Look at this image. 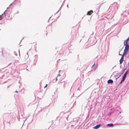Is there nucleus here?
Here are the masks:
<instances>
[{
  "label": "nucleus",
  "mask_w": 129,
  "mask_h": 129,
  "mask_svg": "<svg viewBox=\"0 0 129 129\" xmlns=\"http://www.w3.org/2000/svg\"><path fill=\"white\" fill-rule=\"evenodd\" d=\"M124 45H125L126 46L123 54L125 55V54L127 53L128 50H129V45H128V44H125L124 43Z\"/></svg>",
  "instance_id": "1"
},
{
  "label": "nucleus",
  "mask_w": 129,
  "mask_h": 129,
  "mask_svg": "<svg viewBox=\"0 0 129 129\" xmlns=\"http://www.w3.org/2000/svg\"><path fill=\"white\" fill-rule=\"evenodd\" d=\"M7 12L8 11L6 10L4 12L3 14L0 15V20L2 19L5 16V14H7Z\"/></svg>",
  "instance_id": "2"
},
{
  "label": "nucleus",
  "mask_w": 129,
  "mask_h": 129,
  "mask_svg": "<svg viewBox=\"0 0 129 129\" xmlns=\"http://www.w3.org/2000/svg\"><path fill=\"white\" fill-rule=\"evenodd\" d=\"M119 55H122L121 54H120L119 52ZM124 54H123L122 55V56L121 58L120 59V61H119L120 63V64H121L123 62V57H124Z\"/></svg>",
  "instance_id": "3"
},
{
  "label": "nucleus",
  "mask_w": 129,
  "mask_h": 129,
  "mask_svg": "<svg viewBox=\"0 0 129 129\" xmlns=\"http://www.w3.org/2000/svg\"><path fill=\"white\" fill-rule=\"evenodd\" d=\"M93 13V11L92 10H91L89 11L87 13V15H91Z\"/></svg>",
  "instance_id": "4"
},
{
  "label": "nucleus",
  "mask_w": 129,
  "mask_h": 129,
  "mask_svg": "<svg viewBox=\"0 0 129 129\" xmlns=\"http://www.w3.org/2000/svg\"><path fill=\"white\" fill-rule=\"evenodd\" d=\"M128 72V71H127L124 73V75L122 78V79H123V80H124L125 79V78L126 77V75H127V73Z\"/></svg>",
  "instance_id": "5"
},
{
  "label": "nucleus",
  "mask_w": 129,
  "mask_h": 129,
  "mask_svg": "<svg viewBox=\"0 0 129 129\" xmlns=\"http://www.w3.org/2000/svg\"><path fill=\"white\" fill-rule=\"evenodd\" d=\"M100 124H98L94 126L93 128L95 129H97L99 128L100 126Z\"/></svg>",
  "instance_id": "6"
},
{
  "label": "nucleus",
  "mask_w": 129,
  "mask_h": 129,
  "mask_svg": "<svg viewBox=\"0 0 129 129\" xmlns=\"http://www.w3.org/2000/svg\"><path fill=\"white\" fill-rule=\"evenodd\" d=\"M113 82V81L111 79H109L108 81V83H112Z\"/></svg>",
  "instance_id": "7"
},
{
  "label": "nucleus",
  "mask_w": 129,
  "mask_h": 129,
  "mask_svg": "<svg viewBox=\"0 0 129 129\" xmlns=\"http://www.w3.org/2000/svg\"><path fill=\"white\" fill-rule=\"evenodd\" d=\"M107 126H109L113 127V124L112 123L108 124L107 125Z\"/></svg>",
  "instance_id": "8"
},
{
  "label": "nucleus",
  "mask_w": 129,
  "mask_h": 129,
  "mask_svg": "<svg viewBox=\"0 0 129 129\" xmlns=\"http://www.w3.org/2000/svg\"><path fill=\"white\" fill-rule=\"evenodd\" d=\"M129 40V38H128L124 42V43H125V42L126 43H125V44H127V42L128 41V40Z\"/></svg>",
  "instance_id": "9"
},
{
  "label": "nucleus",
  "mask_w": 129,
  "mask_h": 129,
  "mask_svg": "<svg viewBox=\"0 0 129 129\" xmlns=\"http://www.w3.org/2000/svg\"><path fill=\"white\" fill-rule=\"evenodd\" d=\"M124 80H123V79L122 78V80H121V82H120V83L121 84L122 82L124 81Z\"/></svg>",
  "instance_id": "10"
},
{
  "label": "nucleus",
  "mask_w": 129,
  "mask_h": 129,
  "mask_svg": "<svg viewBox=\"0 0 129 129\" xmlns=\"http://www.w3.org/2000/svg\"><path fill=\"white\" fill-rule=\"evenodd\" d=\"M47 84H46V85L44 87V88H46L47 87Z\"/></svg>",
  "instance_id": "11"
},
{
  "label": "nucleus",
  "mask_w": 129,
  "mask_h": 129,
  "mask_svg": "<svg viewBox=\"0 0 129 129\" xmlns=\"http://www.w3.org/2000/svg\"><path fill=\"white\" fill-rule=\"evenodd\" d=\"M94 64H95V63H94V64H93V65L92 66V67H91V69H92V68H93V66H94Z\"/></svg>",
  "instance_id": "12"
},
{
  "label": "nucleus",
  "mask_w": 129,
  "mask_h": 129,
  "mask_svg": "<svg viewBox=\"0 0 129 129\" xmlns=\"http://www.w3.org/2000/svg\"><path fill=\"white\" fill-rule=\"evenodd\" d=\"M57 77H56V80H55V81H57Z\"/></svg>",
  "instance_id": "13"
},
{
  "label": "nucleus",
  "mask_w": 129,
  "mask_h": 129,
  "mask_svg": "<svg viewBox=\"0 0 129 129\" xmlns=\"http://www.w3.org/2000/svg\"><path fill=\"white\" fill-rule=\"evenodd\" d=\"M15 92H16V93H18V91H15Z\"/></svg>",
  "instance_id": "14"
}]
</instances>
